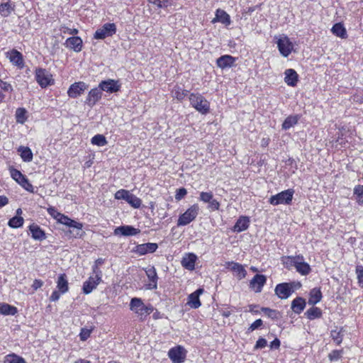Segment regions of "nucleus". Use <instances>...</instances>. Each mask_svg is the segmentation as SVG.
I'll list each match as a JSON object with an SVG mask.
<instances>
[{
	"label": "nucleus",
	"instance_id": "obj_1",
	"mask_svg": "<svg viewBox=\"0 0 363 363\" xmlns=\"http://www.w3.org/2000/svg\"><path fill=\"white\" fill-rule=\"evenodd\" d=\"M130 309L140 318V320H144L154 311V307L150 303L145 304L140 298L135 297L130 300Z\"/></svg>",
	"mask_w": 363,
	"mask_h": 363
},
{
	"label": "nucleus",
	"instance_id": "obj_2",
	"mask_svg": "<svg viewBox=\"0 0 363 363\" xmlns=\"http://www.w3.org/2000/svg\"><path fill=\"white\" fill-rule=\"evenodd\" d=\"M189 99L190 104L197 111L202 114H207L210 111V103L201 94L191 93Z\"/></svg>",
	"mask_w": 363,
	"mask_h": 363
},
{
	"label": "nucleus",
	"instance_id": "obj_3",
	"mask_svg": "<svg viewBox=\"0 0 363 363\" xmlns=\"http://www.w3.org/2000/svg\"><path fill=\"white\" fill-rule=\"evenodd\" d=\"M294 194V190L292 189L282 191L280 193L272 196L269 199V203L273 206L280 204L289 205L292 201Z\"/></svg>",
	"mask_w": 363,
	"mask_h": 363
},
{
	"label": "nucleus",
	"instance_id": "obj_4",
	"mask_svg": "<svg viewBox=\"0 0 363 363\" xmlns=\"http://www.w3.org/2000/svg\"><path fill=\"white\" fill-rule=\"evenodd\" d=\"M199 207L198 204L190 206L184 213L179 216L177 220L178 226H184L195 220L199 214Z\"/></svg>",
	"mask_w": 363,
	"mask_h": 363
},
{
	"label": "nucleus",
	"instance_id": "obj_5",
	"mask_svg": "<svg viewBox=\"0 0 363 363\" xmlns=\"http://www.w3.org/2000/svg\"><path fill=\"white\" fill-rule=\"evenodd\" d=\"M35 79L42 88H45L54 83L52 74L43 68L36 69Z\"/></svg>",
	"mask_w": 363,
	"mask_h": 363
},
{
	"label": "nucleus",
	"instance_id": "obj_6",
	"mask_svg": "<svg viewBox=\"0 0 363 363\" xmlns=\"http://www.w3.org/2000/svg\"><path fill=\"white\" fill-rule=\"evenodd\" d=\"M11 177L19 184L23 189L29 192H33V186L28 179L19 170L13 167L10 168Z\"/></svg>",
	"mask_w": 363,
	"mask_h": 363
},
{
	"label": "nucleus",
	"instance_id": "obj_7",
	"mask_svg": "<svg viewBox=\"0 0 363 363\" xmlns=\"http://www.w3.org/2000/svg\"><path fill=\"white\" fill-rule=\"evenodd\" d=\"M116 33V26L113 23H107L97 29L94 35L95 39L103 40L107 37H111Z\"/></svg>",
	"mask_w": 363,
	"mask_h": 363
},
{
	"label": "nucleus",
	"instance_id": "obj_8",
	"mask_svg": "<svg viewBox=\"0 0 363 363\" xmlns=\"http://www.w3.org/2000/svg\"><path fill=\"white\" fill-rule=\"evenodd\" d=\"M187 351L184 347L177 345L171 348L168 352V357L172 363H183L186 359Z\"/></svg>",
	"mask_w": 363,
	"mask_h": 363
},
{
	"label": "nucleus",
	"instance_id": "obj_9",
	"mask_svg": "<svg viewBox=\"0 0 363 363\" xmlns=\"http://www.w3.org/2000/svg\"><path fill=\"white\" fill-rule=\"evenodd\" d=\"M294 282L279 284L274 289L275 294L281 299H286L294 292Z\"/></svg>",
	"mask_w": 363,
	"mask_h": 363
},
{
	"label": "nucleus",
	"instance_id": "obj_10",
	"mask_svg": "<svg viewBox=\"0 0 363 363\" xmlns=\"http://www.w3.org/2000/svg\"><path fill=\"white\" fill-rule=\"evenodd\" d=\"M291 264L296 268V271L301 275H308L311 271L310 265L304 262V257L301 255H296V257H290Z\"/></svg>",
	"mask_w": 363,
	"mask_h": 363
},
{
	"label": "nucleus",
	"instance_id": "obj_11",
	"mask_svg": "<svg viewBox=\"0 0 363 363\" xmlns=\"http://www.w3.org/2000/svg\"><path fill=\"white\" fill-rule=\"evenodd\" d=\"M99 87L101 91H104L108 93H116L120 90L121 84L118 81L108 79L107 80L101 81L99 84Z\"/></svg>",
	"mask_w": 363,
	"mask_h": 363
},
{
	"label": "nucleus",
	"instance_id": "obj_12",
	"mask_svg": "<svg viewBox=\"0 0 363 363\" xmlns=\"http://www.w3.org/2000/svg\"><path fill=\"white\" fill-rule=\"evenodd\" d=\"M158 248L157 243L147 242L144 244L137 245L133 250V252L138 254V255H145L147 253H153Z\"/></svg>",
	"mask_w": 363,
	"mask_h": 363
},
{
	"label": "nucleus",
	"instance_id": "obj_13",
	"mask_svg": "<svg viewBox=\"0 0 363 363\" xmlns=\"http://www.w3.org/2000/svg\"><path fill=\"white\" fill-rule=\"evenodd\" d=\"M266 282L267 277L265 275L257 274L250 281V287L252 289L255 293H260Z\"/></svg>",
	"mask_w": 363,
	"mask_h": 363
},
{
	"label": "nucleus",
	"instance_id": "obj_14",
	"mask_svg": "<svg viewBox=\"0 0 363 363\" xmlns=\"http://www.w3.org/2000/svg\"><path fill=\"white\" fill-rule=\"evenodd\" d=\"M277 47L284 57H288L293 49V44L287 37L280 38L277 41Z\"/></svg>",
	"mask_w": 363,
	"mask_h": 363
},
{
	"label": "nucleus",
	"instance_id": "obj_15",
	"mask_svg": "<svg viewBox=\"0 0 363 363\" xmlns=\"http://www.w3.org/2000/svg\"><path fill=\"white\" fill-rule=\"evenodd\" d=\"M87 87L88 86L83 82H75L69 86L67 94L71 98H77L83 94Z\"/></svg>",
	"mask_w": 363,
	"mask_h": 363
},
{
	"label": "nucleus",
	"instance_id": "obj_16",
	"mask_svg": "<svg viewBox=\"0 0 363 363\" xmlns=\"http://www.w3.org/2000/svg\"><path fill=\"white\" fill-rule=\"evenodd\" d=\"M140 233V230L135 228L132 225H121L114 230V235H121L123 236L136 235Z\"/></svg>",
	"mask_w": 363,
	"mask_h": 363
},
{
	"label": "nucleus",
	"instance_id": "obj_17",
	"mask_svg": "<svg viewBox=\"0 0 363 363\" xmlns=\"http://www.w3.org/2000/svg\"><path fill=\"white\" fill-rule=\"evenodd\" d=\"M102 96V91L100 88L96 87L91 89L86 99L85 103L90 107H93L96 103L101 99Z\"/></svg>",
	"mask_w": 363,
	"mask_h": 363
},
{
	"label": "nucleus",
	"instance_id": "obj_18",
	"mask_svg": "<svg viewBox=\"0 0 363 363\" xmlns=\"http://www.w3.org/2000/svg\"><path fill=\"white\" fill-rule=\"evenodd\" d=\"M203 293V289L201 288L198 289L194 292L191 293L188 296L187 304L191 308L196 309L199 308L201 303L199 299V296Z\"/></svg>",
	"mask_w": 363,
	"mask_h": 363
},
{
	"label": "nucleus",
	"instance_id": "obj_19",
	"mask_svg": "<svg viewBox=\"0 0 363 363\" xmlns=\"http://www.w3.org/2000/svg\"><path fill=\"white\" fill-rule=\"evenodd\" d=\"M235 62V58L229 55H222L216 60L217 66L222 69L232 67Z\"/></svg>",
	"mask_w": 363,
	"mask_h": 363
},
{
	"label": "nucleus",
	"instance_id": "obj_20",
	"mask_svg": "<svg viewBox=\"0 0 363 363\" xmlns=\"http://www.w3.org/2000/svg\"><path fill=\"white\" fill-rule=\"evenodd\" d=\"M145 273L150 281L147 285V288L149 289H156L157 288L158 277L155 268L150 267L145 269Z\"/></svg>",
	"mask_w": 363,
	"mask_h": 363
},
{
	"label": "nucleus",
	"instance_id": "obj_21",
	"mask_svg": "<svg viewBox=\"0 0 363 363\" xmlns=\"http://www.w3.org/2000/svg\"><path fill=\"white\" fill-rule=\"evenodd\" d=\"M226 264L228 267H231L230 269L236 273V276L239 280L244 279L247 275V271L242 265L238 262H228Z\"/></svg>",
	"mask_w": 363,
	"mask_h": 363
},
{
	"label": "nucleus",
	"instance_id": "obj_22",
	"mask_svg": "<svg viewBox=\"0 0 363 363\" xmlns=\"http://www.w3.org/2000/svg\"><path fill=\"white\" fill-rule=\"evenodd\" d=\"M284 82L290 86H295L298 82V75L293 69H287L285 72Z\"/></svg>",
	"mask_w": 363,
	"mask_h": 363
},
{
	"label": "nucleus",
	"instance_id": "obj_23",
	"mask_svg": "<svg viewBox=\"0 0 363 363\" xmlns=\"http://www.w3.org/2000/svg\"><path fill=\"white\" fill-rule=\"evenodd\" d=\"M66 46L78 52L82 48V40L79 37H70L66 40Z\"/></svg>",
	"mask_w": 363,
	"mask_h": 363
},
{
	"label": "nucleus",
	"instance_id": "obj_24",
	"mask_svg": "<svg viewBox=\"0 0 363 363\" xmlns=\"http://www.w3.org/2000/svg\"><path fill=\"white\" fill-rule=\"evenodd\" d=\"M101 281V280H97V278L94 277H90L83 284V293L85 294H90Z\"/></svg>",
	"mask_w": 363,
	"mask_h": 363
},
{
	"label": "nucleus",
	"instance_id": "obj_25",
	"mask_svg": "<svg viewBox=\"0 0 363 363\" xmlns=\"http://www.w3.org/2000/svg\"><path fill=\"white\" fill-rule=\"evenodd\" d=\"M29 230L34 240L42 241L46 238L45 232L36 224L33 223L29 226Z\"/></svg>",
	"mask_w": 363,
	"mask_h": 363
},
{
	"label": "nucleus",
	"instance_id": "obj_26",
	"mask_svg": "<svg viewBox=\"0 0 363 363\" xmlns=\"http://www.w3.org/2000/svg\"><path fill=\"white\" fill-rule=\"evenodd\" d=\"M57 221L63 225H65L71 228H78L80 230L81 227H83V224L79 222H77L67 216H65L64 214H61L59 217Z\"/></svg>",
	"mask_w": 363,
	"mask_h": 363
},
{
	"label": "nucleus",
	"instance_id": "obj_27",
	"mask_svg": "<svg viewBox=\"0 0 363 363\" xmlns=\"http://www.w3.org/2000/svg\"><path fill=\"white\" fill-rule=\"evenodd\" d=\"M250 225V220L246 216L240 217L236 221L233 230L237 233H240L247 230Z\"/></svg>",
	"mask_w": 363,
	"mask_h": 363
},
{
	"label": "nucleus",
	"instance_id": "obj_28",
	"mask_svg": "<svg viewBox=\"0 0 363 363\" xmlns=\"http://www.w3.org/2000/svg\"><path fill=\"white\" fill-rule=\"evenodd\" d=\"M301 118V116L296 114V115H290L283 122L281 125V128L283 130H289V128L294 127L295 125H296L298 122V121Z\"/></svg>",
	"mask_w": 363,
	"mask_h": 363
},
{
	"label": "nucleus",
	"instance_id": "obj_29",
	"mask_svg": "<svg viewBox=\"0 0 363 363\" xmlns=\"http://www.w3.org/2000/svg\"><path fill=\"white\" fill-rule=\"evenodd\" d=\"M57 288L62 294L68 291L69 286L65 274H61L59 275L57 281Z\"/></svg>",
	"mask_w": 363,
	"mask_h": 363
},
{
	"label": "nucleus",
	"instance_id": "obj_30",
	"mask_svg": "<svg viewBox=\"0 0 363 363\" xmlns=\"http://www.w3.org/2000/svg\"><path fill=\"white\" fill-rule=\"evenodd\" d=\"M9 60L13 65L21 68L24 65L23 55L16 50H13L11 52Z\"/></svg>",
	"mask_w": 363,
	"mask_h": 363
},
{
	"label": "nucleus",
	"instance_id": "obj_31",
	"mask_svg": "<svg viewBox=\"0 0 363 363\" xmlns=\"http://www.w3.org/2000/svg\"><path fill=\"white\" fill-rule=\"evenodd\" d=\"M196 256L193 253H189L187 257H184L182 261V266L189 270H193L195 267Z\"/></svg>",
	"mask_w": 363,
	"mask_h": 363
},
{
	"label": "nucleus",
	"instance_id": "obj_32",
	"mask_svg": "<svg viewBox=\"0 0 363 363\" xmlns=\"http://www.w3.org/2000/svg\"><path fill=\"white\" fill-rule=\"evenodd\" d=\"M218 21L225 25L230 23V16L222 9H217L216 11V18L213 20V22Z\"/></svg>",
	"mask_w": 363,
	"mask_h": 363
},
{
	"label": "nucleus",
	"instance_id": "obj_33",
	"mask_svg": "<svg viewBox=\"0 0 363 363\" xmlns=\"http://www.w3.org/2000/svg\"><path fill=\"white\" fill-rule=\"evenodd\" d=\"M306 306V301L301 297H297L291 303V309L297 314L301 313Z\"/></svg>",
	"mask_w": 363,
	"mask_h": 363
},
{
	"label": "nucleus",
	"instance_id": "obj_34",
	"mask_svg": "<svg viewBox=\"0 0 363 363\" xmlns=\"http://www.w3.org/2000/svg\"><path fill=\"white\" fill-rule=\"evenodd\" d=\"M322 298V293L320 289L314 288L310 292L308 304L314 306L320 301Z\"/></svg>",
	"mask_w": 363,
	"mask_h": 363
},
{
	"label": "nucleus",
	"instance_id": "obj_35",
	"mask_svg": "<svg viewBox=\"0 0 363 363\" xmlns=\"http://www.w3.org/2000/svg\"><path fill=\"white\" fill-rule=\"evenodd\" d=\"M15 9V5L10 1L0 4V14L4 17L9 16Z\"/></svg>",
	"mask_w": 363,
	"mask_h": 363
},
{
	"label": "nucleus",
	"instance_id": "obj_36",
	"mask_svg": "<svg viewBox=\"0 0 363 363\" xmlns=\"http://www.w3.org/2000/svg\"><path fill=\"white\" fill-rule=\"evenodd\" d=\"M17 312L18 310L15 306L5 303H0V314L4 315H14Z\"/></svg>",
	"mask_w": 363,
	"mask_h": 363
},
{
	"label": "nucleus",
	"instance_id": "obj_37",
	"mask_svg": "<svg viewBox=\"0 0 363 363\" xmlns=\"http://www.w3.org/2000/svg\"><path fill=\"white\" fill-rule=\"evenodd\" d=\"M331 31L334 35L342 38H345L347 36V32L345 28H344L342 24L340 23H335L333 26Z\"/></svg>",
	"mask_w": 363,
	"mask_h": 363
},
{
	"label": "nucleus",
	"instance_id": "obj_38",
	"mask_svg": "<svg viewBox=\"0 0 363 363\" xmlns=\"http://www.w3.org/2000/svg\"><path fill=\"white\" fill-rule=\"evenodd\" d=\"M172 96L179 101H182L189 94V91L183 89L179 86H176L172 91Z\"/></svg>",
	"mask_w": 363,
	"mask_h": 363
},
{
	"label": "nucleus",
	"instance_id": "obj_39",
	"mask_svg": "<svg viewBox=\"0 0 363 363\" xmlns=\"http://www.w3.org/2000/svg\"><path fill=\"white\" fill-rule=\"evenodd\" d=\"M18 152H20L21 157L24 162H30L33 160V153L29 147H20Z\"/></svg>",
	"mask_w": 363,
	"mask_h": 363
},
{
	"label": "nucleus",
	"instance_id": "obj_40",
	"mask_svg": "<svg viewBox=\"0 0 363 363\" xmlns=\"http://www.w3.org/2000/svg\"><path fill=\"white\" fill-rule=\"evenodd\" d=\"M305 315L309 320H314L321 317L322 311L319 308L312 307L307 310Z\"/></svg>",
	"mask_w": 363,
	"mask_h": 363
},
{
	"label": "nucleus",
	"instance_id": "obj_41",
	"mask_svg": "<svg viewBox=\"0 0 363 363\" xmlns=\"http://www.w3.org/2000/svg\"><path fill=\"white\" fill-rule=\"evenodd\" d=\"M4 363H26V362L23 357L12 353L4 357Z\"/></svg>",
	"mask_w": 363,
	"mask_h": 363
},
{
	"label": "nucleus",
	"instance_id": "obj_42",
	"mask_svg": "<svg viewBox=\"0 0 363 363\" xmlns=\"http://www.w3.org/2000/svg\"><path fill=\"white\" fill-rule=\"evenodd\" d=\"M125 201L135 208H139L142 203L141 199L131 193L128 194Z\"/></svg>",
	"mask_w": 363,
	"mask_h": 363
},
{
	"label": "nucleus",
	"instance_id": "obj_43",
	"mask_svg": "<svg viewBox=\"0 0 363 363\" xmlns=\"http://www.w3.org/2000/svg\"><path fill=\"white\" fill-rule=\"evenodd\" d=\"M91 142L93 145L102 147L107 144V140L104 135L101 134H97L94 135L91 140Z\"/></svg>",
	"mask_w": 363,
	"mask_h": 363
},
{
	"label": "nucleus",
	"instance_id": "obj_44",
	"mask_svg": "<svg viewBox=\"0 0 363 363\" xmlns=\"http://www.w3.org/2000/svg\"><path fill=\"white\" fill-rule=\"evenodd\" d=\"M23 218L21 216H14L9 220V225L13 228H18L23 225Z\"/></svg>",
	"mask_w": 363,
	"mask_h": 363
},
{
	"label": "nucleus",
	"instance_id": "obj_45",
	"mask_svg": "<svg viewBox=\"0 0 363 363\" xmlns=\"http://www.w3.org/2000/svg\"><path fill=\"white\" fill-rule=\"evenodd\" d=\"M354 195L359 205L363 206V185H357L354 189Z\"/></svg>",
	"mask_w": 363,
	"mask_h": 363
},
{
	"label": "nucleus",
	"instance_id": "obj_46",
	"mask_svg": "<svg viewBox=\"0 0 363 363\" xmlns=\"http://www.w3.org/2000/svg\"><path fill=\"white\" fill-rule=\"evenodd\" d=\"M26 111L23 108H18L16 109V122L18 123H24V122L26 121Z\"/></svg>",
	"mask_w": 363,
	"mask_h": 363
},
{
	"label": "nucleus",
	"instance_id": "obj_47",
	"mask_svg": "<svg viewBox=\"0 0 363 363\" xmlns=\"http://www.w3.org/2000/svg\"><path fill=\"white\" fill-rule=\"evenodd\" d=\"M261 311L264 312L267 317L273 320H277L279 317V312L276 310L271 309L269 308L262 307L261 308Z\"/></svg>",
	"mask_w": 363,
	"mask_h": 363
},
{
	"label": "nucleus",
	"instance_id": "obj_48",
	"mask_svg": "<svg viewBox=\"0 0 363 363\" xmlns=\"http://www.w3.org/2000/svg\"><path fill=\"white\" fill-rule=\"evenodd\" d=\"M342 336L341 330H333L331 331L332 339L337 345H340L342 342Z\"/></svg>",
	"mask_w": 363,
	"mask_h": 363
},
{
	"label": "nucleus",
	"instance_id": "obj_49",
	"mask_svg": "<svg viewBox=\"0 0 363 363\" xmlns=\"http://www.w3.org/2000/svg\"><path fill=\"white\" fill-rule=\"evenodd\" d=\"M213 198V194L212 192H204L202 191L200 193L199 195V200L204 202V203H208L211 201V200Z\"/></svg>",
	"mask_w": 363,
	"mask_h": 363
},
{
	"label": "nucleus",
	"instance_id": "obj_50",
	"mask_svg": "<svg viewBox=\"0 0 363 363\" xmlns=\"http://www.w3.org/2000/svg\"><path fill=\"white\" fill-rule=\"evenodd\" d=\"M129 194H130V191L128 190L120 189L116 192L115 199H118V200L123 199V200L126 201L127 197Z\"/></svg>",
	"mask_w": 363,
	"mask_h": 363
},
{
	"label": "nucleus",
	"instance_id": "obj_51",
	"mask_svg": "<svg viewBox=\"0 0 363 363\" xmlns=\"http://www.w3.org/2000/svg\"><path fill=\"white\" fill-rule=\"evenodd\" d=\"M91 333V330L88 328H82L81 332L79 333L80 340L82 341L86 340Z\"/></svg>",
	"mask_w": 363,
	"mask_h": 363
},
{
	"label": "nucleus",
	"instance_id": "obj_52",
	"mask_svg": "<svg viewBox=\"0 0 363 363\" xmlns=\"http://www.w3.org/2000/svg\"><path fill=\"white\" fill-rule=\"evenodd\" d=\"M83 227L80 228V230L78 228H73L72 230H69V233L72 235V237L77 238H82L85 234V232L82 230Z\"/></svg>",
	"mask_w": 363,
	"mask_h": 363
},
{
	"label": "nucleus",
	"instance_id": "obj_53",
	"mask_svg": "<svg viewBox=\"0 0 363 363\" xmlns=\"http://www.w3.org/2000/svg\"><path fill=\"white\" fill-rule=\"evenodd\" d=\"M341 356L342 350H333L329 354L328 357L330 361H337L340 359Z\"/></svg>",
	"mask_w": 363,
	"mask_h": 363
},
{
	"label": "nucleus",
	"instance_id": "obj_54",
	"mask_svg": "<svg viewBox=\"0 0 363 363\" xmlns=\"http://www.w3.org/2000/svg\"><path fill=\"white\" fill-rule=\"evenodd\" d=\"M263 325V321L261 319L256 320L254 323H252L250 326L247 328V333H251L253 330L259 328Z\"/></svg>",
	"mask_w": 363,
	"mask_h": 363
},
{
	"label": "nucleus",
	"instance_id": "obj_55",
	"mask_svg": "<svg viewBox=\"0 0 363 363\" xmlns=\"http://www.w3.org/2000/svg\"><path fill=\"white\" fill-rule=\"evenodd\" d=\"M187 194V191L185 188L182 187L177 190L176 194H175V199L177 201H180L182 199H183Z\"/></svg>",
	"mask_w": 363,
	"mask_h": 363
},
{
	"label": "nucleus",
	"instance_id": "obj_56",
	"mask_svg": "<svg viewBox=\"0 0 363 363\" xmlns=\"http://www.w3.org/2000/svg\"><path fill=\"white\" fill-rule=\"evenodd\" d=\"M356 273L359 285L363 286V267L357 266L356 268Z\"/></svg>",
	"mask_w": 363,
	"mask_h": 363
},
{
	"label": "nucleus",
	"instance_id": "obj_57",
	"mask_svg": "<svg viewBox=\"0 0 363 363\" xmlns=\"http://www.w3.org/2000/svg\"><path fill=\"white\" fill-rule=\"evenodd\" d=\"M267 340L263 337H260L256 342L254 349L255 350L262 349V348H264L267 346Z\"/></svg>",
	"mask_w": 363,
	"mask_h": 363
},
{
	"label": "nucleus",
	"instance_id": "obj_58",
	"mask_svg": "<svg viewBox=\"0 0 363 363\" xmlns=\"http://www.w3.org/2000/svg\"><path fill=\"white\" fill-rule=\"evenodd\" d=\"M208 203V208L211 211H217L219 209L220 203L217 200L214 199L213 198H212L211 201H209Z\"/></svg>",
	"mask_w": 363,
	"mask_h": 363
},
{
	"label": "nucleus",
	"instance_id": "obj_59",
	"mask_svg": "<svg viewBox=\"0 0 363 363\" xmlns=\"http://www.w3.org/2000/svg\"><path fill=\"white\" fill-rule=\"evenodd\" d=\"M0 88L2 90H4V91H7V92L13 91L12 86L9 83H8L6 82H4L1 79H0Z\"/></svg>",
	"mask_w": 363,
	"mask_h": 363
},
{
	"label": "nucleus",
	"instance_id": "obj_60",
	"mask_svg": "<svg viewBox=\"0 0 363 363\" xmlns=\"http://www.w3.org/2000/svg\"><path fill=\"white\" fill-rule=\"evenodd\" d=\"M60 30L64 33H68L69 35H76L78 33V30L76 28H69L67 26H62Z\"/></svg>",
	"mask_w": 363,
	"mask_h": 363
},
{
	"label": "nucleus",
	"instance_id": "obj_61",
	"mask_svg": "<svg viewBox=\"0 0 363 363\" xmlns=\"http://www.w3.org/2000/svg\"><path fill=\"white\" fill-rule=\"evenodd\" d=\"M99 267V266L94 264L92 267V270L93 273L95 274L94 277L97 278V280H101L102 272L101 271Z\"/></svg>",
	"mask_w": 363,
	"mask_h": 363
},
{
	"label": "nucleus",
	"instance_id": "obj_62",
	"mask_svg": "<svg viewBox=\"0 0 363 363\" xmlns=\"http://www.w3.org/2000/svg\"><path fill=\"white\" fill-rule=\"evenodd\" d=\"M48 211L49 214L52 216L54 218H55L57 220L62 214L61 213L58 212L54 207L48 208Z\"/></svg>",
	"mask_w": 363,
	"mask_h": 363
},
{
	"label": "nucleus",
	"instance_id": "obj_63",
	"mask_svg": "<svg viewBox=\"0 0 363 363\" xmlns=\"http://www.w3.org/2000/svg\"><path fill=\"white\" fill-rule=\"evenodd\" d=\"M61 293L59 291H54L50 297L51 301H57L60 297Z\"/></svg>",
	"mask_w": 363,
	"mask_h": 363
},
{
	"label": "nucleus",
	"instance_id": "obj_64",
	"mask_svg": "<svg viewBox=\"0 0 363 363\" xmlns=\"http://www.w3.org/2000/svg\"><path fill=\"white\" fill-rule=\"evenodd\" d=\"M43 285V281L40 279H35L33 284H32V287L33 289L37 290L40 288Z\"/></svg>",
	"mask_w": 363,
	"mask_h": 363
}]
</instances>
